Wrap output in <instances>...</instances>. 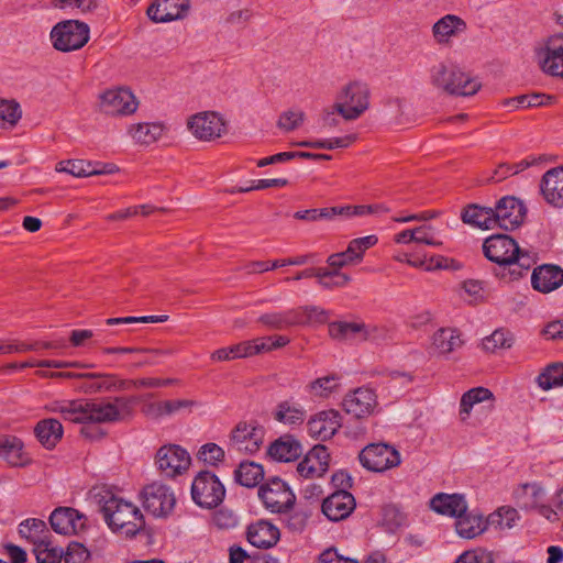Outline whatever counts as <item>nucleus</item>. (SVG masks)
<instances>
[{"label": "nucleus", "instance_id": "nucleus-53", "mask_svg": "<svg viewBox=\"0 0 563 563\" xmlns=\"http://www.w3.org/2000/svg\"><path fill=\"white\" fill-rule=\"evenodd\" d=\"M495 558L493 552L487 551L482 548H476L473 550H468L463 552L455 560L454 563H494Z\"/></svg>", "mask_w": 563, "mask_h": 563}, {"label": "nucleus", "instance_id": "nucleus-36", "mask_svg": "<svg viewBox=\"0 0 563 563\" xmlns=\"http://www.w3.org/2000/svg\"><path fill=\"white\" fill-rule=\"evenodd\" d=\"M455 530L464 539H473L486 530V523L482 516L464 512L455 520Z\"/></svg>", "mask_w": 563, "mask_h": 563}, {"label": "nucleus", "instance_id": "nucleus-2", "mask_svg": "<svg viewBox=\"0 0 563 563\" xmlns=\"http://www.w3.org/2000/svg\"><path fill=\"white\" fill-rule=\"evenodd\" d=\"M483 252L490 262L509 266L515 278L521 277L537 261L536 253L521 250L516 240L507 234H494L485 239Z\"/></svg>", "mask_w": 563, "mask_h": 563}, {"label": "nucleus", "instance_id": "nucleus-15", "mask_svg": "<svg viewBox=\"0 0 563 563\" xmlns=\"http://www.w3.org/2000/svg\"><path fill=\"white\" fill-rule=\"evenodd\" d=\"M99 107L108 115H129L136 111L137 101L128 89H110L100 96Z\"/></svg>", "mask_w": 563, "mask_h": 563}, {"label": "nucleus", "instance_id": "nucleus-48", "mask_svg": "<svg viewBox=\"0 0 563 563\" xmlns=\"http://www.w3.org/2000/svg\"><path fill=\"white\" fill-rule=\"evenodd\" d=\"M298 324L324 323L329 319V312L317 306H306L295 309Z\"/></svg>", "mask_w": 563, "mask_h": 563}, {"label": "nucleus", "instance_id": "nucleus-35", "mask_svg": "<svg viewBox=\"0 0 563 563\" xmlns=\"http://www.w3.org/2000/svg\"><path fill=\"white\" fill-rule=\"evenodd\" d=\"M19 534L33 545L48 539L49 530L44 520L37 518H29L19 525Z\"/></svg>", "mask_w": 563, "mask_h": 563}, {"label": "nucleus", "instance_id": "nucleus-4", "mask_svg": "<svg viewBox=\"0 0 563 563\" xmlns=\"http://www.w3.org/2000/svg\"><path fill=\"white\" fill-rule=\"evenodd\" d=\"M429 81L437 90L450 96H473L481 82L451 62L434 64L429 70Z\"/></svg>", "mask_w": 563, "mask_h": 563}, {"label": "nucleus", "instance_id": "nucleus-45", "mask_svg": "<svg viewBox=\"0 0 563 563\" xmlns=\"http://www.w3.org/2000/svg\"><path fill=\"white\" fill-rule=\"evenodd\" d=\"M537 382L543 390L563 386V364L549 365L541 374H539Z\"/></svg>", "mask_w": 563, "mask_h": 563}, {"label": "nucleus", "instance_id": "nucleus-21", "mask_svg": "<svg viewBox=\"0 0 563 563\" xmlns=\"http://www.w3.org/2000/svg\"><path fill=\"white\" fill-rule=\"evenodd\" d=\"M354 508L355 499L345 489H338L332 493L321 505L323 515L331 521H340L347 518Z\"/></svg>", "mask_w": 563, "mask_h": 563}, {"label": "nucleus", "instance_id": "nucleus-44", "mask_svg": "<svg viewBox=\"0 0 563 563\" xmlns=\"http://www.w3.org/2000/svg\"><path fill=\"white\" fill-rule=\"evenodd\" d=\"M56 170L75 177H89L96 173L93 163L84 159L62 161L56 165Z\"/></svg>", "mask_w": 563, "mask_h": 563}, {"label": "nucleus", "instance_id": "nucleus-18", "mask_svg": "<svg viewBox=\"0 0 563 563\" xmlns=\"http://www.w3.org/2000/svg\"><path fill=\"white\" fill-rule=\"evenodd\" d=\"M87 518L70 507H58L49 516L52 529L59 534H75L86 527Z\"/></svg>", "mask_w": 563, "mask_h": 563}, {"label": "nucleus", "instance_id": "nucleus-9", "mask_svg": "<svg viewBox=\"0 0 563 563\" xmlns=\"http://www.w3.org/2000/svg\"><path fill=\"white\" fill-rule=\"evenodd\" d=\"M361 465L375 473H382L400 464L399 452L384 442L369 443L358 454Z\"/></svg>", "mask_w": 563, "mask_h": 563}, {"label": "nucleus", "instance_id": "nucleus-27", "mask_svg": "<svg viewBox=\"0 0 563 563\" xmlns=\"http://www.w3.org/2000/svg\"><path fill=\"white\" fill-rule=\"evenodd\" d=\"M430 507L438 514L455 517L464 515L467 511V503L460 494H437L430 500Z\"/></svg>", "mask_w": 563, "mask_h": 563}, {"label": "nucleus", "instance_id": "nucleus-29", "mask_svg": "<svg viewBox=\"0 0 563 563\" xmlns=\"http://www.w3.org/2000/svg\"><path fill=\"white\" fill-rule=\"evenodd\" d=\"M34 433L38 442L44 448L51 450L60 441L64 430L62 423L57 419L47 418L40 420L36 423Z\"/></svg>", "mask_w": 563, "mask_h": 563}, {"label": "nucleus", "instance_id": "nucleus-8", "mask_svg": "<svg viewBox=\"0 0 563 563\" xmlns=\"http://www.w3.org/2000/svg\"><path fill=\"white\" fill-rule=\"evenodd\" d=\"M191 497L199 507L212 509L223 501L225 488L217 475L201 471L191 484Z\"/></svg>", "mask_w": 563, "mask_h": 563}, {"label": "nucleus", "instance_id": "nucleus-20", "mask_svg": "<svg viewBox=\"0 0 563 563\" xmlns=\"http://www.w3.org/2000/svg\"><path fill=\"white\" fill-rule=\"evenodd\" d=\"M467 30L466 22L459 15L445 14L432 25V37L438 45L449 46L454 38Z\"/></svg>", "mask_w": 563, "mask_h": 563}, {"label": "nucleus", "instance_id": "nucleus-49", "mask_svg": "<svg viewBox=\"0 0 563 563\" xmlns=\"http://www.w3.org/2000/svg\"><path fill=\"white\" fill-rule=\"evenodd\" d=\"M314 277L318 278L319 285L327 289L332 288L329 278H335V286H345L351 280V277L349 275L338 272L336 268H334L333 271H330L328 268H314Z\"/></svg>", "mask_w": 563, "mask_h": 563}, {"label": "nucleus", "instance_id": "nucleus-3", "mask_svg": "<svg viewBox=\"0 0 563 563\" xmlns=\"http://www.w3.org/2000/svg\"><path fill=\"white\" fill-rule=\"evenodd\" d=\"M101 512L111 531L126 538L135 537L145 526L140 508L114 495L102 498Z\"/></svg>", "mask_w": 563, "mask_h": 563}, {"label": "nucleus", "instance_id": "nucleus-42", "mask_svg": "<svg viewBox=\"0 0 563 563\" xmlns=\"http://www.w3.org/2000/svg\"><path fill=\"white\" fill-rule=\"evenodd\" d=\"M553 99L554 97L545 93H530L506 99L503 104L511 109H525L549 104Z\"/></svg>", "mask_w": 563, "mask_h": 563}, {"label": "nucleus", "instance_id": "nucleus-47", "mask_svg": "<svg viewBox=\"0 0 563 563\" xmlns=\"http://www.w3.org/2000/svg\"><path fill=\"white\" fill-rule=\"evenodd\" d=\"M21 115L20 104L16 101L0 99V128L14 126Z\"/></svg>", "mask_w": 563, "mask_h": 563}, {"label": "nucleus", "instance_id": "nucleus-31", "mask_svg": "<svg viewBox=\"0 0 563 563\" xmlns=\"http://www.w3.org/2000/svg\"><path fill=\"white\" fill-rule=\"evenodd\" d=\"M461 218L464 223L479 229L489 230L496 227L493 208L471 205L463 210Z\"/></svg>", "mask_w": 563, "mask_h": 563}, {"label": "nucleus", "instance_id": "nucleus-24", "mask_svg": "<svg viewBox=\"0 0 563 563\" xmlns=\"http://www.w3.org/2000/svg\"><path fill=\"white\" fill-rule=\"evenodd\" d=\"M246 537L249 542L260 549L274 547L279 538V529L267 520H258L247 527Z\"/></svg>", "mask_w": 563, "mask_h": 563}, {"label": "nucleus", "instance_id": "nucleus-58", "mask_svg": "<svg viewBox=\"0 0 563 563\" xmlns=\"http://www.w3.org/2000/svg\"><path fill=\"white\" fill-rule=\"evenodd\" d=\"M64 555L66 563H86L90 558L87 548L79 542H70Z\"/></svg>", "mask_w": 563, "mask_h": 563}, {"label": "nucleus", "instance_id": "nucleus-43", "mask_svg": "<svg viewBox=\"0 0 563 563\" xmlns=\"http://www.w3.org/2000/svg\"><path fill=\"white\" fill-rule=\"evenodd\" d=\"M515 336L506 329H496L490 335L483 339L482 345L486 352L495 353L500 349H510L514 345Z\"/></svg>", "mask_w": 563, "mask_h": 563}, {"label": "nucleus", "instance_id": "nucleus-39", "mask_svg": "<svg viewBox=\"0 0 563 563\" xmlns=\"http://www.w3.org/2000/svg\"><path fill=\"white\" fill-rule=\"evenodd\" d=\"M258 322L274 330L287 329L292 325H298L297 312H295V309H290L264 313L258 318Z\"/></svg>", "mask_w": 563, "mask_h": 563}, {"label": "nucleus", "instance_id": "nucleus-62", "mask_svg": "<svg viewBox=\"0 0 563 563\" xmlns=\"http://www.w3.org/2000/svg\"><path fill=\"white\" fill-rule=\"evenodd\" d=\"M213 522L220 529L234 528L238 525L236 515L229 509H220L213 514Z\"/></svg>", "mask_w": 563, "mask_h": 563}, {"label": "nucleus", "instance_id": "nucleus-60", "mask_svg": "<svg viewBox=\"0 0 563 563\" xmlns=\"http://www.w3.org/2000/svg\"><path fill=\"white\" fill-rule=\"evenodd\" d=\"M197 405V401L190 399H173L164 401L166 416H173L184 410L191 412L192 408Z\"/></svg>", "mask_w": 563, "mask_h": 563}, {"label": "nucleus", "instance_id": "nucleus-5", "mask_svg": "<svg viewBox=\"0 0 563 563\" xmlns=\"http://www.w3.org/2000/svg\"><path fill=\"white\" fill-rule=\"evenodd\" d=\"M90 38V27L78 20H64L56 23L49 32L54 49L69 53L82 48Z\"/></svg>", "mask_w": 563, "mask_h": 563}, {"label": "nucleus", "instance_id": "nucleus-38", "mask_svg": "<svg viewBox=\"0 0 563 563\" xmlns=\"http://www.w3.org/2000/svg\"><path fill=\"white\" fill-rule=\"evenodd\" d=\"M235 481L245 487H255L264 477V470L261 464L254 462H241L234 472Z\"/></svg>", "mask_w": 563, "mask_h": 563}, {"label": "nucleus", "instance_id": "nucleus-64", "mask_svg": "<svg viewBox=\"0 0 563 563\" xmlns=\"http://www.w3.org/2000/svg\"><path fill=\"white\" fill-rule=\"evenodd\" d=\"M318 563H360L355 559L345 558L338 553L336 549L328 548L319 555Z\"/></svg>", "mask_w": 563, "mask_h": 563}, {"label": "nucleus", "instance_id": "nucleus-14", "mask_svg": "<svg viewBox=\"0 0 563 563\" xmlns=\"http://www.w3.org/2000/svg\"><path fill=\"white\" fill-rule=\"evenodd\" d=\"M189 453L177 444L163 445L156 453V465L167 477H176L188 470Z\"/></svg>", "mask_w": 563, "mask_h": 563}, {"label": "nucleus", "instance_id": "nucleus-46", "mask_svg": "<svg viewBox=\"0 0 563 563\" xmlns=\"http://www.w3.org/2000/svg\"><path fill=\"white\" fill-rule=\"evenodd\" d=\"M33 552L37 563H59L64 551L52 545L49 538L34 545Z\"/></svg>", "mask_w": 563, "mask_h": 563}, {"label": "nucleus", "instance_id": "nucleus-32", "mask_svg": "<svg viewBox=\"0 0 563 563\" xmlns=\"http://www.w3.org/2000/svg\"><path fill=\"white\" fill-rule=\"evenodd\" d=\"M329 335L336 341H362L364 322L333 321L328 325Z\"/></svg>", "mask_w": 563, "mask_h": 563}, {"label": "nucleus", "instance_id": "nucleus-16", "mask_svg": "<svg viewBox=\"0 0 563 563\" xmlns=\"http://www.w3.org/2000/svg\"><path fill=\"white\" fill-rule=\"evenodd\" d=\"M525 205L512 196L501 198L494 208L495 223L504 230L518 228L526 217Z\"/></svg>", "mask_w": 563, "mask_h": 563}, {"label": "nucleus", "instance_id": "nucleus-51", "mask_svg": "<svg viewBox=\"0 0 563 563\" xmlns=\"http://www.w3.org/2000/svg\"><path fill=\"white\" fill-rule=\"evenodd\" d=\"M376 235H367L352 240L347 245V253L356 263L363 260L364 253L377 243Z\"/></svg>", "mask_w": 563, "mask_h": 563}, {"label": "nucleus", "instance_id": "nucleus-1", "mask_svg": "<svg viewBox=\"0 0 563 563\" xmlns=\"http://www.w3.org/2000/svg\"><path fill=\"white\" fill-rule=\"evenodd\" d=\"M135 404V397L119 396L99 400H59L51 404L47 409L74 423L102 424L129 419L133 415Z\"/></svg>", "mask_w": 563, "mask_h": 563}, {"label": "nucleus", "instance_id": "nucleus-57", "mask_svg": "<svg viewBox=\"0 0 563 563\" xmlns=\"http://www.w3.org/2000/svg\"><path fill=\"white\" fill-rule=\"evenodd\" d=\"M297 471L300 476L305 478L320 477L325 473V468H322L316 460L306 454L303 460L298 464Z\"/></svg>", "mask_w": 563, "mask_h": 563}, {"label": "nucleus", "instance_id": "nucleus-22", "mask_svg": "<svg viewBox=\"0 0 563 563\" xmlns=\"http://www.w3.org/2000/svg\"><path fill=\"white\" fill-rule=\"evenodd\" d=\"M189 8V0H156L148 7L147 15L156 23H165L183 19Z\"/></svg>", "mask_w": 563, "mask_h": 563}, {"label": "nucleus", "instance_id": "nucleus-10", "mask_svg": "<svg viewBox=\"0 0 563 563\" xmlns=\"http://www.w3.org/2000/svg\"><path fill=\"white\" fill-rule=\"evenodd\" d=\"M187 128L196 139L203 142L214 141L227 133V122L216 111H202L190 115Z\"/></svg>", "mask_w": 563, "mask_h": 563}, {"label": "nucleus", "instance_id": "nucleus-52", "mask_svg": "<svg viewBox=\"0 0 563 563\" xmlns=\"http://www.w3.org/2000/svg\"><path fill=\"white\" fill-rule=\"evenodd\" d=\"M519 518L518 511L511 507H500L489 516V523L496 525L499 529H510Z\"/></svg>", "mask_w": 563, "mask_h": 563}, {"label": "nucleus", "instance_id": "nucleus-59", "mask_svg": "<svg viewBox=\"0 0 563 563\" xmlns=\"http://www.w3.org/2000/svg\"><path fill=\"white\" fill-rule=\"evenodd\" d=\"M290 342L286 335L258 338L260 353L271 352L286 346Z\"/></svg>", "mask_w": 563, "mask_h": 563}, {"label": "nucleus", "instance_id": "nucleus-61", "mask_svg": "<svg viewBox=\"0 0 563 563\" xmlns=\"http://www.w3.org/2000/svg\"><path fill=\"white\" fill-rule=\"evenodd\" d=\"M341 114L335 109V103L330 109H325L320 118V129L324 132H330L331 130L339 126L341 123L340 119Z\"/></svg>", "mask_w": 563, "mask_h": 563}, {"label": "nucleus", "instance_id": "nucleus-12", "mask_svg": "<svg viewBox=\"0 0 563 563\" xmlns=\"http://www.w3.org/2000/svg\"><path fill=\"white\" fill-rule=\"evenodd\" d=\"M264 428L256 421H241L232 430L229 446L236 452L254 454L263 444Z\"/></svg>", "mask_w": 563, "mask_h": 563}, {"label": "nucleus", "instance_id": "nucleus-7", "mask_svg": "<svg viewBox=\"0 0 563 563\" xmlns=\"http://www.w3.org/2000/svg\"><path fill=\"white\" fill-rule=\"evenodd\" d=\"M258 497L266 510L272 514H288L294 509L296 495L288 484L274 477L258 488Z\"/></svg>", "mask_w": 563, "mask_h": 563}, {"label": "nucleus", "instance_id": "nucleus-11", "mask_svg": "<svg viewBox=\"0 0 563 563\" xmlns=\"http://www.w3.org/2000/svg\"><path fill=\"white\" fill-rule=\"evenodd\" d=\"M144 509L156 518H165L172 514L176 505V497L170 487L152 483L142 490Z\"/></svg>", "mask_w": 563, "mask_h": 563}, {"label": "nucleus", "instance_id": "nucleus-23", "mask_svg": "<svg viewBox=\"0 0 563 563\" xmlns=\"http://www.w3.org/2000/svg\"><path fill=\"white\" fill-rule=\"evenodd\" d=\"M340 427V413L335 410L321 411L308 421L309 434L321 441L331 439Z\"/></svg>", "mask_w": 563, "mask_h": 563}, {"label": "nucleus", "instance_id": "nucleus-13", "mask_svg": "<svg viewBox=\"0 0 563 563\" xmlns=\"http://www.w3.org/2000/svg\"><path fill=\"white\" fill-rule=\"evenodd\" d=\"M545 490L538 483H527L514 490V498L518 507L538 512L550 521H555L552 507L545 504Z\"/></svg>", "mask_w": 563, "mask_h": 563}, {"label": "nucleus", "instance_id": "nucleus-63", "mask_svg": "<svg viewBox=\"0 0 563 563\" xmlns=\"http://www.w3.org/2000/svg\"><path fill=\"white\" fill-rule=\"evenodd\" d=\"M432 228L430 225H420V227H417L415 228V243H421V244H427V245H433V246H438L441 244V242H439L435 238H434V234L432 233Z\"/></svg>", "mask_w": 563, "mask_h": 563}, {"label": "nucleus", "instance_id": "nucleus-30", "mask_svg": "<svg viewBox=\"0 0 563 563\" xmlns=\"http://www.w3.org/2000/svg\"><path fill=\"white\" fill-rule=\"evenodd\" d=\"M463 344L461 332L455 328H441L432 336V346L441 355H448L461 349Z\"/></svg>", "mask_w": 563, "mask_h": 563}, {"label": "nucleus", "instance_id": "nucleus-54", "mask_svg": "<svg viewBox=\"0 0 563 563\" xmlns=\"http://www.w3.org/2000/svg\"><path fill=\"white\" fill-rule=\"evenodd\" d=\"M286 526L292 532H301L307 526L311 511L307 508H298L287 514Z\"/></svg>", "mask_w": 563, "mask_h": 563}, {"label": "nucleus", "instance_id": "nucleus-26", "mask_svg": "<svg viewBox=\"0 0 563 563\" xmlns=\"http://www.w3.org/2000/svg\"><path fill=\"white\" fill-rule=\"evenodd\" d=\"M532 287L540 292H550L563 284V269L556 265H542L533 269Z\"/></svg>", "mask_w": 563, "mask_h": 563}, {"label": "nucleus", "instance_id": "nucleus-28", "mask_svg": "<svg viewBox=\"0 0 563 563\" xmlns=\"http://www.w3.org/2000/svg\"><path fill=\"white\" fill-rule=\"evenodd\" d=\"M302 453L299 441L290 435L280 437L268 448V454L278 462H290L298 459Z\"/></svg>", "mask_w": 563, "mask_h": 563}, {"label": "nucleus", "instance_id": "nucleus-50", "mask_svg": "<svg viewBox=\"0 0 563 563\" xmlns=\"http://www.w3.org/2000/svg\"><path fill=\"white\" fill-rule=\"evenodd\" d=\"M306 114L301 110L290 109L280 113L277 126L284 132H291L302 125Z\"/></svg>", "mask_w": 563, "mask_h": 563}, {"label": "nucleus", "instance_id": "nucleus-6", "mask_svg": "<svg viewBox=\"0 0 563 563\" xmlns=\"http://www.w3.org/2000/svg\"><path fill=\"white\" fill-rule=\"evenodd\" d=\"M371 91L363 81H351L343 86L335 98V109L346 121L358 119L369 108Z\"/></svg>", "mask_w": 563, "mask_h": 563}, {"label": "nucleus", "instance_id": "nucleus-17", "mask_svg": "<svg viewBox=\"0 0 563 563\" xmlns=\"http://www.w3.org/2000/svg\"><path fill=\"white\" fill-rule=\"evenodd\" d=\"M541 69L551 76L563 77V34H556L538 52Z\"/></svg>", "mask_w": 563, "mask_h": 563}, {"label": "nucleus", "instance_id": "nucleus-56", "mask_svg": "<svg viewBox=\"0 0 563 563\" xmlns=\"http://www.w3.org/2000/svg\"><path fill=\"white\" fill-rule=\"evenodd\" d=\"M198 457L207 464L216 465L224 459V451L216 443H207L200 448Z\"/></svg>", "mask_w": 563, "mask_h": 563}, {"label": "nucleus", "instance_id": "nucleus-25", "mask_svg": "<svg viewBox=\"0 0 563 563\" xmlns=\"http://www.w3.org/2000/svg\"><path fill=\"white\" fill-rule=\"evenodd\" d=\"M540 187L544 199L550 205L563 208V165L545 172Z\"/></svg>", "mask_w": 563, "mask_h": 563}, {"label": "nucleus", "instance_id": "nucleus-33", "mask_svg": "<svg viewBox=\"0 0 563 563\" xmlns=\"http://www.w3.org/2000/svg\"><path fill=\"white\" fill-rule=\"evenodd\" d=\"M165 132V126L161 122H145L133 124L129 128L132 139L140 144L150 145L156 142Z\"/></svg>", "mask_w": 563, "mask_h": 563}, {"label": "nucleus", "instance_id": "nucleus-19", "mask_svg": "<svg viewBox=\"0 0 563 563\" xmlns=\"http://www.w3.org/2000/svg\"><path fill=\"white\" fill-rule=\"evenodd\" d=\"M342 406L347 415L362 419L372 415L376 408V395L374 390L361 387L347 394L343 399Z\"/></svg>", "mask_w": 563, "mask_h": 563}, {"label": "nucleus", "instance_id": "nucleus-40", "mask_svg": "<svg viewBox=\"0 0 563 563\" xmlns=\"http://www.w3.org/2000/svg\"><path fill=\"white\" fill-rule=\"evenodd\" d=\"M274 417L285 424H301L306 418V411L300 405L286 400L278 404Z\"/></svg>", "mask_w": 563, "mask_h": 563}, {"label": "nucleus", "instance_id": "nucleus-37", "mask_svg": "<svg viewBox=\"0 0 563 563\" xmlns=\"http://www.w3.org/2000/svg\"><path fill=\"white\" fill-rule=\"evenodd\" d=\"M0 456L12 466H24L29 463V459L23 453V443L18 438L0 441Z\"/></svg>", "mask_w": 563, "mask_h": 563}, {"label": "nucleus", "instance_id": "nucleus-55", "mask_svg": "<svg viewBox=\"0 0 563 563\" xmlns=\"http://www.w3.org/2000/svg\"><path fill=\"white\" fill-rule=\"evenodd\" d=\"M339 377L335 375H328L321 378H317L310 384L311 390L316 396L327 397L329 396L338 386Z\"/></svg>", "mask_w": 563, "mask_h": 563}, {"label": "nucleus", "instance_id": "nucleus-34", "mask_svg": "<svg viewBox=\"0 0 563 563\" xmlns=\"http://www.w3.org/2000/svg\"><path fill=\"white\" fill-rule=\"evenodd\" d=\"M79 376L81 378L91 379V383L86 387L90 393L125 389V382L118 379L111 374L80 373Z\"/></svg>", "mask_w": 563, "mask_h": 563}, {"label": "nucleus", "instance_id": "nucleus-41", "mask_svg": "<svg viewBox=\"0 0 563 563\" xmlns=\"http://www.w3.org/2000/svg\"><path fill=\"white\" fill-rule=\"evenodd\" d=\"M493 393L485 387H476L466 391L462 398L460 404V415L461 419L465 420L475 404H479L484 400L493 399Z\"/></svg>", "mask_w": 563, "mask_h": 563}]
</instances>
